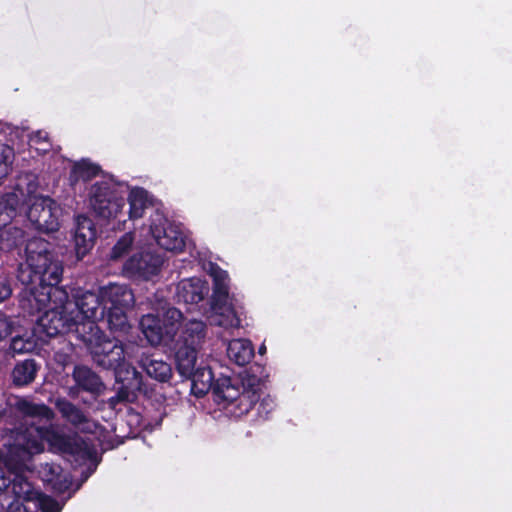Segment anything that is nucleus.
I'll return each mask as SVG.
<instances>
[{
	"label": "nucleus",
	"instance_id": "f257e3e1",
	"mask_svg": "<svg viewBox=\"0 0 512 512\" xmlns=\"http://www.w3.org/2000/svg\"><path fill=\"white\" fill-rule=\"evenodd\" d=\"M25 255L26 262L20 263L17 268L18 281L23 285L38 284L42 289L49 286L58 288L64 267L54 245L43 238L34 237L26 243Z\"/></svg>",
	"mask_w": 512,
	"mask_h": 512
},
{
	"label": "nucleus",
	"instance_id": "f03ea898",
	"mask_svg": "<svg viewBox=\"0 0 512 512\" xmlns=\"http://www.w3.org/2000/svg\"><path fill=\"white\" fill-rule=\"evenodd\" d=\"M79 340L89 352L92 361L105 370H117L125 361L124 344L117 338H109L93 321L78 328Z\"/></svg>",
	"mask_w": 512,
	"mask_h": 512
},
{
	"label": "nucleus",
	"instance_id": "7ed1b4c3",
	"mask_svg": "<svg viewBox=\"0 0 512 512\" xmlns=\"http://www.w3.org/2000/svg\"><path fill=\"white\" fill-rule=\"evenodd\" d=\"M72 301L69 300L65 290L61 291L59 303H52L39 318V323L43 332L48 337L74 333L76 339L79 340L78 328L84 325L86 321H79L74 316Z\"/></svg>",
	"mask_w": 512,
	"mask_h": 512
},
{
	"label": "nucleus",
	"instance_id": "20e7f679",
	"mask_svg": "<svg viewBox=\"0 0 512 512\" xmlns=\"http://www.w3.org/2000/svg\"><path fill=\"white\" fill-rule=\"evenodd\" d=\"M89 203L95 215L102 219L117 218L126 204L125 191L113 180L95 182L89 190Z\"/></svg>",
	"mask_w": 512,
	"mask_h": 512
},
{
	"label": "nucleus",
	"instance_id": "39448f33",
	"mask_svg": "<svg viewBox=\"0 0 512 512\" xmlns=\"http://www.w3.org/2000/svg\"><path fill=\"white\" fill-rule=\"evenodd\" d=\"M184 316L175 307L168 308L163 317L146 314L140 319L139 326L147 341L152 346L169 344L172 342L180 328Z\"/></svg>",
	"mask_w": 512,
	"mask_h": 512
},
{
	"label": "nucleus",
	"instance_id": "423d86ee",
	"mask_svg": "<svg viewBox=\"0 0 512 512\" xmlns=\"http://www.w3.org/2000/svg\"><path fill=\"white\" fill-rule=\"evenodd\" d=\"M26 215L31 225L39 232L52 233L60 228L61 208L49 196L34 197L28 206Z\"/></svg>",
	"mask_w": 512,
	"mask_h": 512
},
{
	"label": "nucleus",
	"instance_id": "0eeeda50",
	"mask_svg": "<svg viewBox=\"0 0 512 512\" xmlns=\"http://www.w3.org/2000/svg\"><path fill=\"white\" fill-rule=\"evenodd\" d=\"M164 259L156 251L143 249L132 254L123 264V274L132 280L149 281L157 276Z\"/></svg>",
	"mask_w": 512,
	"mask_h": 512
},
{
	"label": "nucleus",
	"instance_id": "6e6552de",
	"mask_svg": "<svg viewBox=\"0 0 512 512\" xmlns=\"http://www.w3.org/2000/svg\"><path fill=\"white\" fill-rule=\"evenodd\" d=\"M150 232L156 243L166 251L182 252L186 245L183 231L170 222L163 213L156 211L150 217Z\"/></svg>",
	"mask_w": 512,
	"mask_h": 512
},
{
	"label": "nucleus",
	"instance_id": "1a4fd4ad",
	"mask_svg": "<svg viewBox=\"0 0 512 512\" xmlns=\"http://www.w3.org/2000/svg\"><path fill=\"white\" fill-rule=\"evenodd\" d=\"M72 379L74 386L70 389L71 396L87 393L92 400H97L106 390V385L100 375L83 364L74 366Z\"/></svg>",
	"mask_w": 512,
	"mask_h": 512
},
{
	"label": "nucleus",
	"instance_id": "9d476101",
	"mask_svg": "<svg viewBox=\"0 0 512 512\" xmlns=\"http://www.w3.org/2000/svg\"><path fill=\"white\" fill-rule=\"evenodd\" d=\"M25 295L19 300L20 307L24 312L33 316L44 313V311L54 303L52 297L61 293V289L51 287L42 289L38 284L24 285Z\"/></svg>",
	"mask_w": 512,
	"mask_h": 512
},
{
	"label": "nucleus",
	"instance_id": "9b49d317",
	"mask_svg": "<svg viewBox=\"0 0 512 512\" xmlns=\"http://www.w3.org/2000/svg\"><path fill=\"white\" fill-rule=\"evenodd\" d=\"M72 308L74 309V316L79 321H99L101 319L102 311V290L100 295L93 292L86 291L78 295L75 301H72Z\"/></svg>",
	"mask_w": 512,
	"mask_h": 512
},
{
	"label": "nucleus",
	"instance_id": "f8f14e48",
	"mask_svg": "<svg viewBox=\"0 0 512 512\" xmlns=\"http://www.w3.org/2000/svg\"><path fill=\"white\" fill-rule=\"evenodd\" d=\"M102 304L104 309H132L135 297L132 289L125 284H109L102 289Z\"/></svg>",
	"mask_w": 512,
	"mask_h": 512
},
{
	"label": "nucleus",
	"instance_id": "ddd939ff",
	"mask_svg": "<svg viewBox=\"0 0 512 512\" xmlns=\"http://www.w3.org/2000/svg\"><path fill=\"white\" fill-rule=\"evenodd\" d=\"M116 382L119 384V389L124 390L128 394V398L134 401L137 398V392L142 391L143 377L137 369L124 363L117 370L114 371Z\"/></svg>",
	"mask_w": 512,
	"mask_h": 512
},
{
	"label": "nucleus",
	"instance_id": "4468645a",
	"mask_svg": "<svg viewBox=\"0 0 512 512\" xmlns=\"http://www.w3.org/2000/svg\"><path fill=\"white\" fill-rule=\"evenodd\" d=\"M184 380L190 381V393L197 398L205 396L210 390L214 392L217 379L212 369L202 363L198 365Z\"/></svg>",
	"mask_w": 512,
	"mask_h": 512
},
{
	"label": "nucleus",
	"instance_id": "2eb2a0df",
	"mask_svg": "<svg viewBox=\"0 0 512 512\" xmlns=\"http://www.w3.org/2000/svg\"><path fill=\"white\" fill-rule=\"evenodd\" d=\"M206 282L199 278H190L180 281L176 288V300L178 303L198 304L208 293Z\"/></svg>",
	"mask_w": 512,
	"mask_h": 512
},
{
	"label": "nucleus",
	"instance_id": "dca6fc26",
	"mask_svg": "<svg viewBox=\"0 0 512 512\" xmlns=\"http://www.w3.org/2000/svg\"><path fill=\"white\" fill-rule=\"evenodd\" d=\"M260 391V384L255 383V378L248 379L247 386L242 385L241 395L228 410L236 417L248 414L260 400Z\"/></svg>",
	"mask_w": 512,
	"mask_h": 512
},
{
	"label": "nucleus",
	"instance_id": "f3484780",
	"mask_svg": "<svg viewBox=\"0 0 512 512\" xmlns=\"http://www.w3.org/2000/svg\"><path fill=\"white\" fill-rule=\"evenodd\" d=\"M44 427L45 425L31 424L17 437V446L24 453L32 456L44 451Z\"/></svg>",
	"mask_w": 512,
	"mask_h": 512
},
{
	"label": "nucleus",
	"instance_id": "a211bd4d",
	"mask_svg": "<svg viewBox=\"0 0 512 512\" xmlns=\"http://www.w3.org/2000/svg\"><path fill=\"white\" fill-rule=\"evenodd\" d=\"M40 369L41 364L33 358L17 361L11 371L12 385L16 388L29 386L35 381Z\"/></svg>",
	"mask_w": 512,
	"mask_h": 512
},
{
	"label": "nucleus",
	"instance_id": "6ab92c4d",
	"mask_svg": "<svg viewBox=\"0 0 512 512\" xmlns=\"http://www.w3.org/2000/svg\"><path fill=\"white\" fill-rule=\"evenodd\" d=\"M173 350L176 371L183 380L187 376H191L192 371L197 367L199 348L182 344L181 346L174 345Z\"/></svg>",
	"mask_w": 512,
	"mask_h": 512
},
{
	"label": "nucleus",
	"instance_id": "aec40b11",
	"mask_svg": "<svg viewBox=\"0 0 512 512\" xmlns=\"http://www.w3.org/2000/svg\"><path fill=\"white\" fill-rule=\"evenodd\" d=\"M206 336V325L201 320H189L184 323L181 328L178 338L175 340L174 345L192 346L193 348H200Z\"/></svg>",
	"mask_w": 512,
	"mask_h": 512
},
{
	"label": "nucleus",
	"instance_id": "412c9836",
	"mask_svg": "<svg viewBox=\"0 0 512 512\" xmlns=\"http://www.w3.org/2000/svg\"><path fill=\"white\" fill-rule=\"evenodd\" d=\"M140 367L152 379L167 383L172 379L173 370L169 363L162 359L155 358L154 355H146L139 361Z\"/></svg>",
	"mask_w": 512,
	"mask_h": 512
},
{
	"label": "nucleus",
	"instance_id": "4be33fe9",
	"mask_svg": "<svg viewBox=\"0 0 512 512\" xmlns=\"http://www.w3.org/2000/svg\"><path fill=\"white\" fill-rule=\"evenodd\" d=\"M23 206L22 195L7 192L0 195V228L11 224Z\"/></svg>",
	"mask_w": 512,
	"mask_h": 512
},
{
	"label": "nucleus",
	"instance_id": "5701e85b",
	"mask_svg": "<svg viewBox=\"0 0 512 512\" xmlns=\"http://www.w3.org/2000/svg\"><path fill=\"white\" fill-rule=\"evenodd\" d=\"M7 492L13 494L12 501H20L23 503L34 502L40 496V491L36 490L33 485L23 475L16 474L13 480L7 486Z\"/></svg>",
	"mask_w": 512,
	"mask_h": 512
},
{
	"label": "nucleus",
	"instance_id": "b1692460",
	"mask_svg": "<svg viewBox=\"0 0 512 512\" xmlns=\"http://www.w3.org/2000/svg\"><path fill=\"white\" fill-rule=\"evenodd\" d=\"M44 439L53 453L68 454L71 450L75 435L60 432L52 424L44 427Z\"/></svg>",
	"mask_w": 512,
	"mask_h": 512
},
{
	"label": "nucleus",
	"instance_id": "393cba45",
	"mask_svg": "<svg viewBox=\"0 0 512 512\" xmlns=\"http://www.w3.org/2000/svg\"><path fill=\"white\" fill-rule=\"evenodd\" d=\"M213 394L219 404L223 403L225 409H229L241 395V391L238 386L232 384L230 377H220L216 381Z\"/></svg>",
	"mask_w": 512,
	"mask_h": 512
},
{
	"label": "nucleus",
	"instance_id": "a878e982",
	"mask_svg": "<svg viewBox=\"0 0 512 512\" xmlns=\"http://www.w3.org/2000/svg\"><path fill=\"white\" fill-rule=\"evenodd\" d=\"M55 408L62 419L74 427H80L88 422V417L84 411L66 398H57Z\"/></svg>",
	"mask_w": 512,
	"mask_h": 512
},
{
	"label": "nucleus",
	"instance_id": "bb28decb",
	"mask_svg": "<svg viewBox=\"0 0 512 512\" xmlns=\"http://www.w3.org/2000/svg\"><path fill=\"white\" fill-rule=\"evenodd\" d=\"M126 200L129 204L128 216L131 220L142 218L145 210L152 205L149 193L142 187L133 188Z\"/></svg>",
	"mask_w": 512,
	"mask_h": 512
},
{
	"label": "nucleus",
	"instance_id": "cd10ccee",
	"mask_svg": "<svg viewBox=\"0 0 512 512\" xmlns=\"http://www.w3.org/2000/svg\"><path fill=\"white\" fill-rule=\"evenodd\" d=\"M129 310L123 308H113L110 310L104 309L103 306L99 321L106 322L107 327L112 332L127 333L131 327L127 316Z\"/></svg>",
	"mask_w": 512,
	"mask_h": 512
},
{
	"label": "nucleus",
	"instance_id": "c85d7f7f",
	"mask_svg": "<svg viewBox=\"0 0 512 512\" xmlns=\"http://www.w3.org/2000/svg\"><path fill=\"white\" fill-rule=\"evenodd\" d=\"M227 281L228 280L213 283L211 303L214 310L226 309L235 314L234 301L236 299L234 296H230Z\"/></svg>",
	"mask_w": 512,
	"mask_h": 512
},
{
	"label": "nucleus",
	"instance_id": "c756f323",
	"mask_svg": "<svg viewBox=\"0 0 512 512\" xmlns=\"http://www.w3.org/2000/svg\"><path fill=\"white\" fill-rule=\"evenodd\" d=\"M228 357L239 366L248 364L254 357V348L249 340H232L227 348Z\"/></svg>",
	"mask_w": 512,
	"mask_h": 512
},
{
	"label": "nucleus",
	"instance_id": "7c9ffc66",
	"mask_svg": "<svg viewBox=\"0 0 512 512\" xmlns=\"http://www.w3.org/2000/svg\"><path fill=\"white\" fill-rule=\"evenodd\" d=\"M101 173V167L89 159H81L73 164L70 171V181H89Z\"/></svg>",
	"mask_w": 512,
	"mask_h": 512
},
{
	"label": "nucleus",
	"instance_id": "2f4dec72",
	"mask_svg": "<svg viewBox=\"0 0 512 512\" xmlns=\"http://www.w3.org/2000/svg\"><path fill=\"white\" fill-rule=\"evenodd\" d=\"M24 241V231L16 226L10 224L0 228V250L9 252Z\"/></svg>",
	"mask_w": 512,
	"mask_h": 512
},
{
	"label": "nucleus",
	"instance_id": "473e14b6",
	"mask_svg": "<svg viewBox=\"0 0 512 512\" xmlns=\"http://www.w3.org/2000/svg\"><path fill=\"white\" fill-rule=\"evenodd\" d=\"M68 455L83 461L96 462L97 460V451L94 445L77 434H75V439L72 442L71 450Z\"/></svg>",
	"mask_w": 512,
	"mask_h": 512
},
{
	"label": "nucleus",
	"instance_id": "72a5a7b5",
	"mask_svg": "<svg viewBox=\"0 0 512 512\" xmlns=\"http://www.w3.org/2000/svg\"><path fill=\"white\" fill-rule=\"evenodd\" d=\"M96 234L74 233L73 240L78 259L85 257L95 244Z\"/></svg>",
	"mask_w": 512,
	"mask_h": 512
},
{
	"label": "nucleus",
	"instance_id": "f704fd0d",
	"mask_svg": "<svg viewBox=\"0 0 512 512\" xmlns=\"http://www.w3.org/2000/svg\"><path fill=\"white\" fill-rule=\"evenodd\" d=\"M37 347V342L34 335H15L10 342V349L14 353H29Z\"/></svg>",
	"mask_w": 512,
	"mask_h": 512
},
{
	"label": "nucleus",
	"instance_id": "c9c22d12",
	"mask_svg": "<svg viewBox=\"0 0 512 512\" xmlns=\"http://www.w3.org/2000/svg\"><path fill=\"white\" fill-rule=\"evenodd\" d=\"M23 411L27 416L46 421H52L55 417L54 411L44 403L27 402L24 405Z\"/></svg>",
	"mask_w": 512,
	"mask_h": 512
},
{
	"label": "nucleus",
	"instance_id": "e433bc0d",
	"mask_svg": "<svg viewBox=\"0 0 512 512\" xmlns=\"http://www.w3.org/2000/svg\"><path fill=\"white\" fill-rule=\"evenodd\" d=\"M133 243H134V234L132 232H127V233L123 234L117 240V242L114 244V246L112 247L111 252H110V259L118 260V259L122 258L124 255H126L129 252Z\"/></svg>",
	"mask_w": 512,
	"mask_h": 512
},
{
	"label": "nucleus",
	"instance_id": "4c0bfd02",
	"mask_svg": "<svg viewBox=\"0 0 512 512\" xmlns=\"http://www.w3.org/2000/svg\"><path fill=\"white\" fill-rule=\"evenodd\" d=\"M276 408L275 399L270 395L260 397L254 409L256 410L255 419L258 421H265L270 418L271 413Z\"/></svg>",
	"mask_w": 512,
	"mask_h": 512
},
{
	"label": "nucleus",
	"instance_id": "58836bf2",
	"mask_svg": "<svg viewBox=\"0 0 512 512\" xmlns=\"http://www.w3.org/2000/svg\"><path fill=\"white\" fill-rule=\"evenodd\" d=\"M36 512H60L61 507L59 503L52 497L40 492L35 501Z\"/></svg>",
	"mask_w": 512,
	"mask_h": 512
},
{
	"label": "nucleus",
	"instance_id": "ea45409f",
	"mask_svg": "<svg viewBox=\"0 0 512 512\" xmlns=\"http://www.w3.org/2000/svg\"><path fill=\"white\" fill-rule=\"evenodd\" d=\"M74 233H83V234H96L97 230L94 221L85 216L79 215L76 218V228Z\"/></svg>",
	"mask_w": 512,
	"mask_h": 512
},
{
	"label": "nucleus",
	"instance_id": "a19ab883",
	"mask_svg": "<svg viewBox=\"0 0 512 512\" xmlns=\"http://www.w3.org/2000/svg\"><path fill=\"white\" fill-rule=\"evenodd\" d=\"M29 142L35 145H44L40 148L43 152H48L51 149V142L49 141V134L44 130H37L30 134Z\"/></svg>",
	"mask_w": 512,
	"mask_h": 512
},
{
	"label": "nucleus",
	"instance_id": "79ce46f5",
	"mask_svg": "<svg viewBox=\"0 0 512 512\" xmlns=\"http://www.w3.org/2000/svg\"><path fill=\"white\" fill-rule=\"evenodd\" d=\"M15 322L12 317L0 312V341L10 336L14 330Z\"/></svg>",
	"mask_w": 512,
	"mask_h": 512
},
{
	"label": "nucleus",
	"instance_id": "37998d69",
	"mask_svg": "<svg viewBox=\"0 0 512 512\" xmlns=\"http://www.w3.org/2000/svg\"><path fill=\"white\" fill-rule=\"evenodd\" d=\"M6 512H36V506L34 502L11 501L7 506Z\"/></svg>",
	"mask_w": 512,
	"mask_h": 512
},
{
	"label": "nucleus",
	"instance_id": "c03bdc74",
	"mask_svg": "<svg viewBox=\"0 0 512 512\" xmlns=\"http://www.w3.org/2000/svg\"><path fill=\"white\" fill-rule=\"evenodd\" d=\"M133 402L128 398V394L124 390L117 389V392L114 396L110 397L107 401L109 408L116 410V407L120 403Z\"/></svg>",
	"mask_w": 512,
	"mask_h": 512
},
{
	"label": "nucleus",
	"instance_id": "a18cd8bd",
	"mask_svg": "<svg viewBox=\"0 0 512 512\" xmlns=\"http://www.w3.org/2000/svg\"><path fill=\"white\" fill-rule=\"evenodd\" d=\"M12 294L10 280L6 277H0V303L8 299Z\"/></svg>",
	"mask_w": 512,
	"mask_h": 512
},
{
	"label": "nucleus",
	"instance_id": "49530a36",
	"mask_svg": "<svg viewBox=\"0 0 512 512\" xmlns=\"http://www.w3.org/2000/svg\"><path fill=\"white\" fill-rule=\"evenodd\" d=\"M210 275L213 278V283L229 280L228 273L220 268L217 264L210 265Z\"/></svg>",
	"mask_w": 512,
	"mask_h": 512
},
{
	"label": "nucleus",
	"instance_id": "de8ad7c7",
	"mask_svg": "<svg viewBox=\"0 0 512 512\" xmlns=\"http://www.w3.org/2000/svg\"><path fill=\"white\" fill-rule=\"evenodd\" d=\"M266 352V347L264 344H262L260 347H259V353L260 354H264Z\"/></svg>",
	"mask_w": 512,
	"mask_h": 512
},
{
	"label": "nucleus",
	"instance_id": "09e8293b",
	"mask_svg": "<svg viewBox=\"0 0 512 512\" xmlns=\"http://www.w3.org/2000/svg\"><path fill=\"white\" fill-rule=\"evenodd\" d=\"M121 215H122V214H120L116 219H118V221H119V222H121V221H122V222H125V219H121V218H120V216H121Z\"/></svg>",
	"mask_w": 512,
	"mask_h": 512
}]
</instances>
